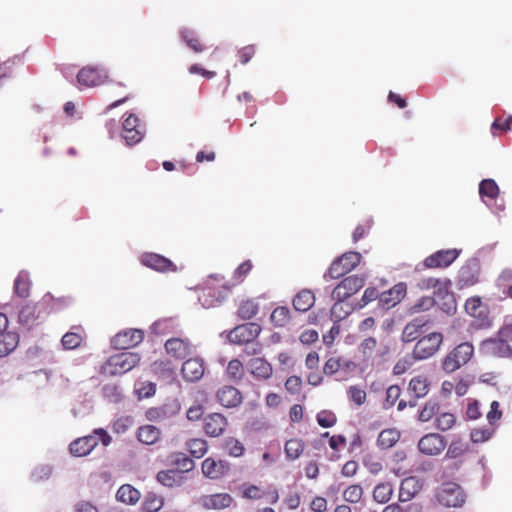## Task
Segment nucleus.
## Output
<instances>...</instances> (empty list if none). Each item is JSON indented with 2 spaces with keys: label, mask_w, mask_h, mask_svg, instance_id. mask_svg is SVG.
Instances as JSON below:
<instances>
[{
  "label": "nucleus",
  "mask_w": 512,
  "mask_h": 512,
  "mask_svg": "<svg viewBox=\"0 0 512 512\" xmlns=\"http://www.w3.org/2000/svg\"><path fill=\"white\" fill-rule=\"evenodd\" d=\"M145 135V126L134 114H129L123 121L121 136L128 146L141 142Z\"/></svg>",
  "instance_id": "9"
},
{
  "label": "nucleus",
  "mask_w": 512,
  "mask_h": 512,
  "mask_svg": "<svg viewBox=\"0 0 512 512\" xmlns=\"http://www.w3.org/2000/svg\"><path fill=\"white\" fill-rule=\"evenodd\" d=\"M439 410L440 406L437 402L428 401L419 412L418 419L421 422H428L432 418L436 417Z\"/></svg>",
  "instance_id": "52"
},
{
  "label": "nucleus",
  "mask_w": 512,
  "mask_h": 512,
  "mask_svg": "<svg viewBox=\"0 0 512 512\" xmlns=\"http://www.w3.org/2000/svg\"><path fill=\"white\" fill-rule=\"evenodd\" d=\"M248 368L252 376L259 381L268 380L273 375L272 365L264 358L256 357L250 359Z\"/></svg>",
  "instance_id": "26"
},
{
  "label": "nucleus",
  "mask_w": 512,
  "mask_h": 512,
  "mask_svg": "<svg viewBox=\"0 0 512 512\" xmlns=\"http://www.w3.org/2000/svg\"><path fill=\"white\" fill-rule=\"evenodd\" d=\"M181 373L185 381L197 382L205 373L204 361L200 357H190L185 360L181 367Z\"/></svg>",
  "instance_id": "23"
},
{
  "label": "nucleus",
  "mask_w": 512,
  "mask_h": 512,
  "mask_svg": "<svg viewBox=\"0 0 512 512\" xmlns=\"http://www.w3.org/2000/svg\"><path fill=\"white\" fill-rule=\"evenodd\" d=\"M480 265L477 261H469L463 265L457 276V286L459 289H465L474 286L479 282Z\"/></svg>",
  "instance_id": "16"
},
{
  "label": "nucleus",
  "mask_w": 512,
  "mask_h": 512,
  "mask_svg": "<svg viewBox=\"0 0 512 512\" xmlns=\"http://www.w3.org/2000/svg\"><path fill=\"white\" fill-rule=\"evenodd\" d=\"M451 286L449 279H440L436 277L421 278L416 283V287L421 291L434 290L436 297H443L448 295V290Z\"/></svg>",
  "instance_id": "24"
},
{
  "label": "nucleus",
  "mask_w": 512,
  "mask_h": 512,
  "mask_svg": "<svg viewBox=\"0 0 512 512\" xmlns=\"http://www.w3.org/2000/svg\"><path fill=\"white\" fill-rule=\"evenodd\" d=\"M162 436L161 430L154 425H143L137 429L136 437L144 445L156 444Z\"/></svg>",
  "instance_id": "29"
},
{
  "label": "nucleus",
  "mask_w": 512,
  "mask_h": 512,
  "mask_svg": "<svg viewBox=\"0 0 512 512\" xmlns=\"http://www.w3.org/2000/svg\"><path fill=\"white\" fill-rule=\"evenodd\" d=\"M474 354V347L469 342H463L454 347L441 361V369L453 373L466 365Z\"/></svg>",
  "instance_id": "4"
},
{
  "label": "nucleus",
  "mask_w": 512,
  "mask_h": 512,
  "mask_svg": "<svg viewBox=\"0 0 512 512\" xmlns=\"http://www.w3.org/2000/svg\"><path fill=\"white\" fill-rule=\"evenodd\" d=\"M437 499L443 506L460 507L465 502V494L458 484L446 483L439 489Z\"/></svg>",
  "instance_id": "11"
},
{
  "label": "nucleus",
  "mask_w": 512,
  "mask_h": 512,
  "mask_svg": "<svg viewBox=\"0 0 512 512\" xmlns=\"http://www.w3.org/2000/svg\"><path fill=\"white\" fill-rule=\"evenodd\" d=\"M349 397L356 405L360 406L366 401V392L357 387L351 386L348 390Z\"/></svg>",
  "instance_id": "63"
},
{
  "label": "nucleus",
  "mask_w": 512,
  "mask_h": 512,
  "mask_svg": "<svg viewBox=\"0 0 512 512\" xmlns=\"http://www.w3.org/2000/svg\"><path fill=\"white\" fill-rule=\"evenodd\" d=\"M255 45H247L238 50L237 56L241 64H247L255 55Z\"/></svg>",
  "instance_id": "64"
},
{
  "label": "nucleus",
  "mask_w": 512,
  "mask_h": 512,
  "mask_svg": "<svg viewBox=\"0 0 512 512\" xmlns=\"http://www.w3.org/2000/svg\"><path fill=\"white\" fill-rule=\"evenodd\" d=\"M422 485L416 477H407L401 481L398 499L400 502H408L421 490Z\"/></svg>",
  "instance_id": "27"
},
{
  "label": "nucleus",
  "mask_w": 512,
  "mask_h": 512,
  "mask_svg": "<svg viewBox=\"0 0 512 512\" xmlns=\"http://www.w3.org/2000/svg\"><path fill=\"white\" fill-rule=\"evenodd\" d=\"M180 38L194 53H202L205 50V46L199 36L189 28H183L180 31Z\"/></svg>",
  "instance_id": "34"
},
{
  "label": "nucleus",
  "mask_w": 512,
  "mask_h": 512,
  "mask_svg": "<svg viewBox=\"0 0 512 512\" xmlns=\"http://www.w3.org/2000/svg\"><path fill=\"white\" fill-rule=\"evenodd\" d=\"M83 338L80 333L67 332L63 335L61 342L65 349H76L81 345Z\"/></svg>",
  "instance_id": "54"
},
{
  "label": "nucleus",
  "mask_w": 512,
  "mask_h": 512,
  "mask_svg": "<svg viewBox=\"0 0 512 512\" xmlns=\"http://www.w3.org/2000/svg\"><path fill=\"white\" fill-rule=\"evenodd\" d=\"M258 311V304L252 299H247L240 303L237 315L243 320H250L257 315Z\"/></svg>",
  "instance_id": "43"
},
{
  "label": "nucleus",
  "mask_w": 512,
  "mask_h": 512,
  "mask_svg": "<svg viewBox=\"0 0 512 512\" xmlns=\"http://www.w3.org/2000/svg\"><path fill=\"white\" fill-rule=\"evenodd\" d=\"M140 360V355L135 352L114 354L103 363L100 373L110 377L123 375L136 367Z\"/></svg>",
  "instance_id": "2"
},
{
  "label": "nucleus",
  "mask_w": 512,
  "mask_h": 512,
  "mask_svg": "<svg viewBox=\"0 0 512 512\" xmlns=\"http://www.w3.org/2000/svg\"><path fill=\"white\" fill-rule=\"evenodd\" d=\"M180 411V404L177 400L164 403L161 406L151 407L146 410L145 417L151 422H160L174 417Z\"/></svg>",
  "instance_id": "19"
},
{
  "label": "nucleus",
  "mask_w": 512,
  "mask_h": 512,
  "mask_svg": "<svg viewBox=\"0 0 512 512\" xmlns=\"http://www.w3.org/2000/svg\"><path fill=\"white\" fill-rule=\"evenodd\" d=\"M169 463L174 467V470L183 475L194 468V462L184 453H173L169 456Z\"/></svg>",
  "instance_id": "36"
},
{
  "label": "nucleus",
  "mask_w": 512,
  "mask_h": 512,
  "mask_svg": "<svg viewBox=\"0 0 512 512\" xmlns=\"http://www.w3.org/2000/svg\"><path fill=\"white\" fill-rule=\"evenodd\" d=\"M228 427V420L222 413H210L203 420V430L209 437L223 435Z\"/></svg>",
  "instance_id": "21"
},
{
  "label": "nucleus",
  "mask_w": 512,
  "mask_h": 512,
  "mask_svg": "<svg viewBox=\"0 0 512 512\" xmlns=\"http://www.w3.org/2000/svg\"><path fill=\"white\" fill-rule=\"evenodd\" d=\"M107 80V71L99 66H85L77 74V82L84 87L100 86Z\"/></svg>",
  "instance_id": "12"
},
{
  "label": "nucleus",
  "mask_w": 512,
  "mask_h": 512,
  "mask_svg": "<svg viewBox=\"0 0 512 512\" xmlns=\"http://www.w3.org/2000/svg\"><path fill=\"white\" fill-rule=\"evenodd\" d=\"M480 351L489 357H510L512 356V348L506 340L502 338H490L481 343Z\"/></svg>",
  "instance_id": "15"
},
{
  "label": "nucleus",
  "mask_w": 512,
  "mask_h": 512,
  "mask_svg": "<svg viewBox=\"0 0 512 512\" xmlns=\"http://www.w3.org/2000/svg\"><path fill=\"white\" fill-rule=\"evenodd\" d=\"M270 320L274 326L284 327L290 321V310L285 306L276 307L271 313Z\"/></svg>",
  "instance_id": "47"
},
{
  "label": "nucleus",
  "mask_w": 512,
  "mask_h": 512,
  "mask_svg": "<svg viewBox=\"0 0 512 512\" xmlns=\"http://www.w3.org/2000/svg\"><path fill=\"white\" fill-rule=\"evenodd\" d=\"M261 330V326L255 322L241 324L228 333V340L237 345L249 344L259 336Z\"/></svg>",
  "instance_id": "10"
},
{
  "label": "nucleus",
  "mask_w": 512,
  "mask_h": 512,
  "mask_svg": "<svg viewBox=\"0 0 512 512\" xmlns=\"http://www.w3.org/2000/svg\"><path fill=\"white\" fill-rule=\"evenodd\" d=\"M467 451V446L461 441H453L445 454L446 458L455 459L462 456Z\"/></svg>",
  "instance_id": "58"
},
{
  "label": "nucleus",
  "mask_w": 512,
  "mask_h": 512,
  "mask_svg": "<svg viewBox=\"0 0 512 512\" xmlns=\"http://www.w3.org/2000/svg\"><path fill=\"white\" fill-rule=\"evenodd\" d=\"M406 295V285L399 283L380 295V303L391 308L398 304Z\"/></svg>",
  "instance_id": "28"
},
{
  "label": "nucleus",
  "mask_w": 512,
  "mask_h": 512,
  "mask_svg": "<svg viewBox=\"0 0 512 512\" xmlns=\"http://www.w3.org/2000/svg\"><path fill=\"white\" fill-rule=\"evenodd\" d=\"M233 498L228 493H215L202 495L197 499V504L205 510H221L228 508Z\"/></svg>",
  "instance_id": "20"
},
{
  "label": "nucleus",
  "mask_w": 512,
  "mask_h": 512,
  "mask_svg": "<svg viewBox=\"0 0 512 512\" xmlns=\"http://www.w3.org/2000/svg\"><path fill=\"white\" fill-rule=\"evenodd\" d=\"M435 305V298L432 296H422L416 300L414 304H412L408 308V313L410 315L417 314L420 312L428 311Z\"/></svg>",
  "instance_id": "49"
},
{
  "label": "nucleus",
  "mask_w": 512,
  "mask_h": 512,
  "mask_svg": "<svg viewBox=\"0 0 512 512\" xmlns=\"http://www.w3.org/2000/svg\"><path fill=\"white\" fill-rule=\"evenodd\" d=\"M157 481L165 487H179L184 482V476L174 469L161 470L156 475Z\"/></svg>",
  "instance_id": "30"
},
{
  "label": "nucleus",
  "mask_w": 512,
  "mask_h": 512,
  "mask_svg": "<svg viewBox=\"0 0 512 512\" xmlns=\"http://www.w3.org/2000/svg\"><path fill=\"white\" fill-rule=\"evenodd\" d=\"M284 386L288 393L298 394L302 388V379L297 375H292L286 379Z\"/></svg>",
  "instance_id": "59"
},
{
  "label": "nucleus",
  "mask_w": 512,
  "mask_h": 512,
  "mask_svg": "<svg viewBox=\"0 0 512 512\" xmlns=\"http://www.w3.org/2000/svg\"><path fill=\"white\" fill-rule=\"evenodd\" d=\"M19 344V335L8 331L0 334V358L8 356Z\"/></svg>",
  "instance_id": "31"
},
{
  "label": "nucleus",
  "mask_w": 512,
  "mask_h": 512,
  "mask_svg": "<svg viewBox=\"0 0 512 512\" xmlns=\"http://www.w3.org/2000/svg\"><path fill=\"white\" fill-rule=\"evenodd\" d=\"M401 388L398 385H391L386 390V398L384 401V408L388 409L395 405L397 400L400 398Z\"/></svg>",
  "instance_id": "56"
},
{
  "label": "nucleus",
  "mask_w": 512,
  "mask_h": 512,
  "mask_svg": "<svg viewBox=\"0 0 512 512\" xmlns=\"http://www.w3.org/2000/svg\"><path fill=\"white\" fill-rule=\"evenodd\" d=\"M230 466L227 461L206 458L202 462V472L204 476L210 479H220L228 473Z\"/></svg>",
  "instance_id": "25"
},
{
  "label": "nucleus",
  "mask_w": 512,
  "mask_h": 512,
  "mask_svg": "<svg viewBox=\"0 0 512 512\" xmlns=\"http://www.w3.org/2000/svg\"><path fill=\"white\" fill-rule=\"evenodd\" d=\"M253 268V264L250 260L242 262L233 272L232 280L230 284L225 285L227 289H231L244 282L247 275Z\"/></svg>",
  "instance_id": "39"
},
{
  "label": "nucleus",
  "mask_w": 512,
  "mask_h": 512,
  "mask_svg": "<svg viewBox=\"0 0 512 512\" xmlns=\"http://www.w3.org/2000/svg\"><path fill=\"white\" fill-rule=\"evenodd\" d=\"M366 278L359 275H351L340 281L332 291L333 300H346L356 294L365 285Z\"/></svg>",
  "instance_id": "8"
},
{
  "label": "nucleus",
  "mask_w": 512,
  "mask_h": 512,
  "mask_svg": "<svg viewBox=\"0 0 512 512\" xmlns=\"http://www.w3.org/2000/svg\"><path fill=\"white\" fill-rule=\"evenodd\" d=\"M140 497V492L130 484H123L116 493V499L128 505L136 504Z\"/></svg>",
  "instance_id": "35"
},
{
  "label": "nucleus",
  "mask_w": 512,
  "mask_h": 512,
  "mask_svg": "<svg viewBox=\"0 0 512 512\" xmlns=\"http://www.w3.org/2000/svg\"><path fill=\"white\" fill-rule=\"evenodd\" d=\"M223 447L228 455L236 458L243 456L245 452L243 443L234 437L227 438Z\"/></svg>",
  "instance_id": "51"
},
{
  "label": "nucleus",
  "mask_w": 512,
  "mask_h": 512,
  "mask_svg": "<svg viewBox=\"0 0 512 512\" xmlns=\"http://www.w3.org/2000/svg\"><path fill=\"white\" fill-rule=\"evenodd\" d=\"M134 424L132 416H121L117 418L112 425V430L116 434L125 433Z\"/></svg>",
  "instance_id": "55"
},
{
  "label": "nucleus",
  "mask_w": 512,
  "mask_h": 512,
  "mask_svg": "<svg viewBox=\"0 0 512 512\" xmlns=\"http://www.w3.org/2000/svg\"><path fill=\"white\" fill-rule=\"evenodd\" d=\"M227 377L234 382H240L244 376V366L238 359H232L226 367Z\"/></svg>",
  "instance_id": "44"
},
{
  "label": "nucleus",
  "mask_w": 512,
  "mask_h": 512,
  "mask_svg": "<svg viewBox=\"0 0 512 512\" xmlns=\"http://www.w3.org/2000/svg\"><path fill=\"white\" fill-rule=\"evenodd\" d=\"M139 398H149L156 393V384L150 381H144L136 389Z\"/></svg>",
  "instance_id": "60"
},
{
  "label": "nucleus",
  "mask_w": 512,
  "mask_h": 512,
  "mask_svg": "<svg viewBox=\"0 0 512 512\" xmlns=\"http://www.w3.org/2000/svg\"><path fill=\"white\" fill-rule=\"evenodd\" d=\"M363 489L359 484H353L348 486L343 491V499L349 503H358L362 499Z\"/></svg>",
  "instance_id": "53"
},
{
  "label": "nucleus",
  "mask_w": 512,
  "mask_h": 512,
  "mask_svg": "<svg viewBox=\"0 0 512 512\" xmlns=\"http://www.w3.org/2000/svg\"><path fill=\"white\" fill-rule=\"evenodd\" d=\"M164 504L163 498L155 493H147L142 502V509L146 512H157Z\"/></svg>",
  "instance_id": "50"
},
{
  "label": "nucleus",
  "mask_w": 512,
  "mask_h": 512,
  "mask_svg": "<svg viewBox=\"0 0 512 512\" xmlns=\"http://www.w3.org/2000/svg\"><path fill=\"white\" fill-rule=\"evenodd\" d=\"M502 415L503 412L500 409V403L498 401H493L490 405V410L486 415L488 423L490 425L496 424L502 418Z\"/></svg>",
  "instance_id": "61"
},
{
  "label": "nucleus",
  "mask_w": 512,
  "mask_h": 512,
  "mask_svg": "<svg viewBox=\"0 0 512 512\" xmlns=\"http://www.w3.org/2000/svg\"><path fill=\"white\" fill-rule=\"evenodd\" d=\"M144 339V332L140 329H127L117 333L111 340L115 349L126 350L137 346Z\"/></svg>",
  "instance_id": "13"
},
{
  "label": "nucleus",
  "mask_w": 512,
  "mask_h": 512,
  "mask_svg": "<svg viewBox=\"0 0 512 512\" xmlns=\"http://www.w3.org/2000/svg\"><path fill=\"white\" fill-rule=\"evenodd\" d=\"M459 256L457 249H442L434 252L427 256L420 265L417 266V270L422 269H443L450 266Z\"/></svg>",
  "instance_id": "7"
},
{
  "label": "nucleus",
  "mask_w": 512,
  "mask_h": 512,
  "mask_svg": "<svg viewBox=\"0 0 512 512\" xmlns=\"http://www.w3.org/2000/svg\"><path fill=\"white\" fill-rule=\"evenodd\" d=\"M186 446L190 454L195 458H202L208 450V444L206 440L201 438H194L189 440Z\"/></svg>",
  "instance_id": "48"
},
{
  "label": "nucleus",
  "mask_w": 512,
  "mask_h": 512,
  "mask_svg": "<svg viewBox=\"0 0 512 512\" xmlns=\"http://www.w3.org/2000/svg\"><path fill=\"white\" fill-rule=\"evenodd\" d=\"M216 399L225 408H235L243 402V395L236 387L224 385L216 391Z\"/></svg>",
  "instance_id": "22"
},
{
  "label": "nucleus",
  "mask_w": 512,
  "mask_h": 512,
  "mask_svg": "<svg viewBox=\"0 0 512 512\" xmlns=\"http://www.w3.org/2000/svg\"><path fill=\"white\" fill-rule=\"evenodd\" d=\"M443 342V335L439 332H432L420 338L413 349L412 359L425 360L432 357L440 348Z\"/></svg>",
  "instance_id": "6"
},
{
  "label": "nucleus",
  "mask_w": 512,
  "mask_h": 512,
  "mask_svg": "<svg viewBox=\"0 0 512 512\" xmlns=\"http://www.w3.org/2000/svg\"><path fill=\"white\" fill-rule=\"evenodd\" d=\"M315 303V295L311 290L303 289L293 299V307L296 311L306 312Z\"/></svg>",
  "instance_id": "32"
},
{
  "label": "nucleus",
  "mask_w": 512,
  "mask_h": 512,
  "mask_svg": "<svg viewBox=\"0 0 512 512\" xmlns=\"http://www.w3.org/2000/svg\"><path fill=\"white\" fill-rule=\"evenodd\" d=\"M99 442H102L104 446H108L111 442V437L104 429H95L92 434L75 439L70 443L69 451L75 457H84L87 456Z\"/></svg>",
  "instance_id": "3"
},
{
  "label": "nucleus",
  "mask_w": 512,
  "mask_h": 512,
  "mask_svg": "<svg viewBox=\"0 0 512 512\" xmlns=\"http://www.w3.org/2000/svg\"><path fill=\"white\" fill-rule=\"evenodd\" d=\"M362 259V255L355 251H349L341 256L337 257L330 265L327 273L324 275L325 278L339 279L354 268H356Z\"/></svg>",
  "instance_id": "5"
},
{
  "label": "nucleus",
  "mask_w": 512,
  "mask_h": 512,
  "mask_svg": "<svg viewBox=\"0 0 512 512\" xmlns=\"http://www.w3.org/2000/svg\"><path fill=\"white\" fill-rule=\"evenodd\" d=\"M446 440L438 433H428L418 442V449L428 456L439 455L446 447Z\"/></svg>",
  "instance_id": "14"
},
{
  "label": "nucleus",
  "mask_w": 512,
  "mask_h": 512,
  "mask_svg": "<svg viewBox=\"0 0 512 512\" xmlns=\"http://www.w3.org/2000/svg\"><path fill=\"white\" fill-rule=\"evenodd\" d=\"M30 286L31 282L28 275L23 272L19 273L14 282L15 293L21 298H26L29 295Z\"/></svg>",
  "instance_id": "46"
},
{
  "label": "nucleus",
  "mask_w": 512,
  "mask_h": 512,
  "mask_svg": "<svg viewBox=\"0 0 512 512\" xmlns=\"http://www.w3.org/2000/svg\"><path fill=\"white\" fill-rule=\"evenodd\" d=\"M408 389L416 398H423L429 392V382L427 377L418 375L413 377L408 385Z\"/></svg>",
  "instance_id": "37"
},
{
  "label": "nucleus",
  "mask_w": 512,
  "mask_h": 512,
  "mask_svg": "<svg viewBox=\"0 0 512 512\" xmlns=\"http://www.w3.org/2000/svg\"><path fill=\"white\" fill-rule=\"evenodd\" d=\"M427 322L422 318H415L407 323L402 332V340L407 343L416 340Z\"/></svg>",
  "instance_id": "33"
},
{
  "label": "nucleus",
  "mask_w": 512,
  "mask_h": 512,
  "mask_svg": "<svg viewBox=\"0 0 512 512\" xmlns=\"http://www.w3.org/2000/svg\"><path fill=\"white\" fill-rule=\"evenodd\" d=\"M317 422L318 424L323 428H329L333 427L337 422L336 415L328 410H322L320 411L317 416Z\"/></svg>",
  "instance_id": "57"
},
{
  "label": "nucleus",
  "mask_w": 512,
  "mask_h": 512,
  "mask_svg": "<svg viewBox=\"0 0 512 512\" xmlns=\"http://www.w3.org/2000/svg\"><path fill=\"white\" fill-rule=\"evenodd\" d=\"M393 495V486L389 482L377 484L373 490V499L377 503L385 504L390 501Z\"/></svg>",
  "instance_id": "41"
},
{
  "label": "nucleus",
  "mask_w": 512,
  "mask_h": 512,
  "mask_svg": "<svg viewBox=\"0 0 512 512\" xmlns=\"http://www.w3.org/2000/svg\"><path fill=\"white\" fill-rule=\"evenodd\" d=\"M479 194L481 197L496 199L499 195V187L493 179H484L479 184Z\"/></svg>",
  "instance_id": "45"
},
{
  "label": "nucleus",
  "mask_w": 512,
  "mask_h": 512,
  "mask_svg": "<svg viewBox=\"0 0 512 512\" xmlns=\"http://www.w3.org/2000/svg\"><path fill=\"white\" fill-rule=\"evenodd\" d=\"M493 431L485 428L473 429L470 433V439L473 443H482L489 440Z\"/></svg>",
  "instance_id": "62"
},
{
  "label": "nucleus",
  "mask_w": 512,
  "mask_h": 512,
  "mask_svg": "<svg viewBox=\"0 0 512 512\" xmlns=\"http://www.w3.org/2000/svg\"><path fill=\"white\" fill-rule=\"evenodd\" d=\"M305 449V442L300 438H292L286 441L284 452L288 460L298 459Z\"/></svg>",
  "instance_id": "38"
},
{
  "label": "nucleus",
  "mask_w": 512,
  "mask_h": 512,
  "mask_svg": "<svg viewBox=\"0 0 512 512\" xmlns=\"http://www.w3.org/2000/svg\"><path fill=\"white\" fill-rule=\"evenodd\" d=\"M399 438L400 433L396 429H384L378 436L377 444L382 449H389L399 441Z\"/></svg>",
  "instance_id": "40"
},
{
  "label": "nucleus",
  "mask_w": 512,
  "mask_h": 512,
  "mask_svg": "<svg viewBox=\"0 0 512 512\" xmlns=\"http://www.w3.org/2000/svg\"><path fill=\"white\" fill-rule=\"evenodd\" d=\"M456 416L450 412H440L436 414L434 425L440 431H447L453 428L456 424Z\"/></svg>",
  "instance_id": "42"
},
{
  "label": "nucleus",
  "mask_w": 512,
  "mask_h": 512,
  "mask_svg": "<svg viewBox=\"0 0 512 512\" xmlns=\"http://www.w3.org/2000/svg\"><path fill=\"white\" fill-rule=\"evenodd\" d=\"M140 262L142 265L158 272H175L177 270L176 265L170 259L157 253H143L140 256Z\"/></svg>",
  "instance_id": "18"
},
{
  "label": "nucleus",
  "mask_w": 512,
  "mask_h": 512,
  "mask_svg": "<svg viewBox=\"0 0 512 512\" xmlns=\"http://www.w3.org/2000/svg\"><path fill=\"white\" fill-rule=\"evenodd\" d=\"M166 353L177 360L184 359L192 354L193 346L188 338L172 337L164 344Z\"/></svg>",
  "instance_id": "17"
},
{
  "label": "nucleus",
  "mask_w": 512,
  "mask_h": 512,
  "mask_svg": "<svg viewBox=\"0 0 512 512\" xmlns=\"http://www.w3.org/2000/svg\"><path fill=\"white\" fill-rule=\"evenodd\" d=\"M67 304L65 298L55 299L51 294H45L40 302L28 303L24 305L19 311V322L27 326L28 328L33 327L39 319L41 310H48L49 312L60 309Z\"/></svg>",
  "instance_id": "1"
}]
</instances>
